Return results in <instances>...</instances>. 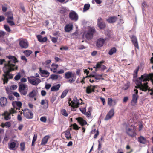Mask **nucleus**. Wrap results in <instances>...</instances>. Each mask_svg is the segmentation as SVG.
<instances>
[{
    "label": "nucleus",
    "mask_w": 153,
    "mask_h": 153,
    "mask_svg": "<svg viewBox=\"0 0 153 153\" xmlns=\"http://www.w3.org/2000/svg\"><path fill=\"white\" fill-rule=\"evenodd\" d=\"M75 75V73H73L72 72L68 71L66 72L64 75V77L66 79H68L70 78H72V79H69L68 81V82L71 83L74 82L75 80L73 79Z\"/></svg>",
    "instance_id": "6"
},
{
    "label": "nucleus",
    "mask_w": 153,
    "mask_h": 153,
    "mask_svg": "<svg viewBox=\"0 0 153 153\" xmlns=\"http://www.w3.org/2000/svg\"><path fill=\"white\" fill-rule=\"evenodd\" d=\"M64 133L65 137L67 140H71L72 137L71 136L70 132L68 130H66Z\"/></svg>",
    "instance_id": "24"
},
{
    "label": "nucleus",
    "mask_w": 153,
    "mask_h": 153,
    "mask_svg": "<svg viewBox=\"0 0 153 153\" xmlns=\"http://www.w3.org/2000/svg\"><path fill=\"white\" fill-rule=\"evenodd\" d=\"M69 105L71 106L72 108L71 110L75 111L76 109L75 108H77L79 107V105L82 104V100L81 98L79 100L77 99L76 97H74L72 101H71V103L68 102Z\"/></svg>",
    "instance_id": "3"
},
{
    "label": "nucleus",
    "mask_w": 153,
    "mask_h": 153,
    "mask_svg": "<svg viewBox=\"0 0 153 153\" xmlns=\"http://www.w3.org/2000/svg\"><path fill=\"white\" fill-rule=\"evenodd\" d=\"M35 78V77L33 76L29 77H28V80L29 82L32 85H37L41 82V81L38 78H36L35 79L33 78Z\"/></svg>",
    "instance_id": "8"
},
{
    "label": "nucleus",
    "mask_w": 153,
    "mask_h": 153,
    "mask_svg": "<svg viewBox=\"0 0 153 153\" xmlns=\"http://www.w3.org/2000/svg\"><path fill=\"white\" fill-rule=\"evenodd\" d=\"M106 39L100 38L97 40L96 43V46L97 48H100L104 44Z\"/></svg>",
    "instance_id": "12"
},
{
    "label": "nucleus",
    "mask_w": 153,
    "mask_h": 153,
    "mask_svg": "<svg viewBox=\"0 0 153 153\" xmlns=\"http://www.w3.org/2000/svg\"><path fill=\"white\" fill-rule=\"evenodd\" d=\"M6 15H7V20H13V13L11 12H7L6 13Z\"/></svg>",
    "instance_id": "29"
},
{
    "label": "nucleus",
    "mask_w": 153,
    "mask_h": 153,
    "mask_svg": "<svg viewBox=\"0 0 153 153\" xmlns=\"http://www.w3.org/2000/svg\"><path fill=\"white\" fill-rule=\"evenodd\" d=\"M93 36L91 33H90L88 32L85 35V37L88 39H90L92 38Z\"/></svg>",
    "instance_id": "39"
},
{
    "label": "nucleus",
    "mask_w": 153,
    "mask_h": 153,
    "mask_svg": "<svg viewBox=\"0 0 153 153\" xmlns=\"http://www.w3.org/2000/svg\"><path fill=\"white\" fill-rule=\"evenodd\" d=\"M6 33L5 32L0 30V38H3L6 35Z\"/></svg>",
    "instance_id": "47"
},
{
    "label": "nucleus",
    "mask_w": 153,
    "mask_h": 153,
    "mask_svg": "<svg viewBox=\"0 0 153 153\" xmlns=\"http://www.w3.org/2000/svg\"><path fill=\"white\" fill-rule=\"evenodd\" d=\"M96 32L95 29L94 28H91L88 30V32L90 33H91L93 36L94 34Z\"/></svg>",
    "instance_id": "41"
},
{
    "label": "nucleus",
    "mask_w": 153,
    "mask_h": 153,
    "mask_svg": "<svg viewBox=\"0 0 153 153\" xmlns=\"http://www.w3.org/2000/svg\"><path fill=\"white\" fill-rule=\"evenodd\" d=\"M114 114V109H111L106 115L105 118V120H107L111 119L113 116Z\"/></svg>",
    "instance_id": "15"
},
{
    "label": "nucleus",
    "mask_w": 153,
    "mask_h": 153,
    "mask_svg": "<svg viewBox=\"0 0 153 153\" xmlns=\"http://www.w3.org/2000/svg\"><path fill=\"white\" fill-rule=\"evenodd\" d=\"M16 145H17V147H18V143H17V144H16L14 142H12L9 145V148L11 150H15V148Z\"/></svg>",
    "instance_id": "27"
},
{
    "label": "nucleus",
    "mask_w": 153,
    "mask_h": 153,
    "mask_svg": "<svg viewBox=\"0 0 153 153\" xmlns=\"http://www.w3.org/2000/svg\"><path fill=\"white\" fill-rule=\"evenodd\" d=\"M23 53L27 56H29L32 53V51L31 50H27L24 51Z\"/></svg>",
    "instance_id": "36"
},
{
    "label": "nucleus",
    "mask_w": 153,
    "mask_h": 153,
    "mask_svg": "<svg viewBox=\"0 0 153 153\" xmlns=\"http://www.w3.org/2000/svg\"><path fill=\"white\" fill-rule=\"evenodd\" d=\"M138 141L140 143L143 144H145L146 142V138L142 136H140L138 137Z\"/></svg>",
    "instance_id": "28"
},
{
    "label": "nucleus",
    "mask_w": 153,
    "mask_h": 153,
    "mask_svg": "<svg viewBox=\"0 0 153 153\" xmlns=\"http://www.w3.org/2000/svg\"><path fill=\"white\" fill-rule=\"evenodd\" d=\"M78 122L82 126H83L84 125H86L87 122L85 120L83 119L81 117H79L76 119Z\"/></svg>",
    "instance_id": "25"
},
{
    "label": "nucleus",
    "mask_w": 153,
    "mask_h": 153,
    "mask_svg": "<svg viewBox=\"0 0 153 153\" xmlns=\"http://www.w3.org/2000/svg\"><path fill=\"white\" fill-rule=\"evenodd\" d=\"M90 5L89 4H85L84 5L83 11L85 12L89 9Z\"/></svg>",
    "instance_id": "42"
},
{
    "label": "nucleus",
    "mask_w": 153,
    "mask_h": 153,
    "mask_svg": "<svg viewBox=\"0 0 153 153\" xmlns=\"http://www.w3.org/2000/svg\"><path fill=\"white\" fill-rule=\"evenodd\" d=\"M25 142H22L20 144V149L21 151H23L25 149Z\"/></svg>",
    "instance_id": "38"
},
{
    "label": "nucleus",
    "mask_w": 153,
    "mask_h": 153,
    "mask_svg": "<svg viewBox=\"0 0 153 153\" xmlns=\"http://www.w3.org/2000/svg\"><path fill=\"white\" fill-rule=\"evenodd\" d=\"M130 87V85L128 83H127L126 84H125L123 87V89L124 90H126L128 89V88Z\"/></svg>",
    "instance_id": "51"
},
{
    "label": "nucleus",
    "mask_w": 153,
    "mask_h": 153,
    "mask_svg": "<svg viewBox=\"0 0 153 153\" xmlns=\"http://www.w3.org/2000/svg\"><path fill=\"white\" fill-rule=\"evenodd\" d=\"M73 127V129L74 130H78L80 127H79L78 126L76 123L71 124L70 127Z\"/></svg>",
    "instance_id": "40"
},
{
    "label": "nucleus",
    "mask_w": 153,
    "mask_h": 153,
    "mask_svg": "<svg viewBox=\"0 0 153 153\" xmlns=\"http://www.w3.org/2000/svg\"><path fill=\"white\" fill-rule=\"evenodd\" d=\"M61 85L60 84H58L57 85L53 86L51 88V91H56L59 90L60 87Z\"/></svg>",
    "instance_id": "30"
},
{
    "label": "nucleus",
    "mask_w": 153,
    "mask_h": 153,
    "mask_svg": "<svg viewBox=\"0 0 153 153\" xmlns=\"http://www.w3.org/2000/svg\"><path fill=\"white\" fill-rule=\"evenodd\" d=\"M39 70L40 72L42 74L48 75V76L49 75L50 73L47 71L42 70L41 68H39Z\"/></svg>",
    "instance_id": "34"
},
{
    "label": "nucleus",
    "mask_w": 153,
    "mask_h": 153,
    "mask_svg": "<svg viewBox=\"0 0 153 153\" xmlns=\"http://www.w3.org/2000/svg\"><path fill=\"white\" fill-rule=\"evenodd\" d=\"M7 23H9L10 25L12 26L15 25L14 22L13 21V20H7Z\"/></svg>",
    "instance_id": "53"
},
{
    "label": "nucleus",
    "mask_w": 153,
    "mask_h": 153,
    "mask_svg": "<svg viewBox=\"0 0 153 153\" xmlns=\"http://www.w3.org/2000/svg\"><path fill=\"white\" fill-rule=\"evenodd\" d=\"M102 64H101L99 62L94 67V68H95V71H97V69L99 68H100Z\"/></svg>",
    "instance_id": "48"
},
{
    "label": "nucleus",
    "mask_w": 153,
    "mask_h": 153,
    "mask_svg": "<svg viewBox=\"0 0 153 153\" xmlns=\"http://www.w3.org/2000/svg\"><path fill=\"white\" fill-rule=\"evenodd\" d=\"M64 72V70L63 69H61L58 71H57L56 73L57 74H62Z\"/></svg>",
    "instance_id": "62"
},
{
    "label": "nucleus",
    "mask_w": 153,
    "mask_h": 153,
    "mask_svg": "<svg viewBox=\"0 0 153 153\" xmlns=\"http://www.w3.org/2000/svg\"><path fill=\"white\" fill-rule=\"evenodd\" d=\"M68 92V90H65L62 93V94L61 95V98H64Z\"/></svg>",
    "instance_id": "46"
},
{
    "label": "nucleus",
    "mask_w": 153,
    "mask_h": 153,
    "mask_svg": "<svg viewBox=\"0 0 153 153\" xmlns=\"http://www.w3.org/2000/svg\"><path fill=\"white\" fill-rule=\"evenodd\" d=\"M21 77V75L20 73H19L17 75L14 77V79L15 80L18 81L19 80Z\"/></svg>",
    "instance_id": "50"
},
{
    "label": "nucleus",
    "mask_w": 153,
    "mask_h": 153,
    "mask_svg": "<svg viewBox=\"0 0 153 153\" xmlns=\"http://www.w3.org/2000/svg\"><path fill=\"white\" fill-rule=\"evenodd\" d=\"M107 69V67L106 66H105L104 65H102L101 67H100V71H102L106 69Z\"/></svg>",
    "instance_id": "60"
},
{
    "label": "nucleus",
    "mask_w": 153,
    "mask_h": 153,
    "mask_svg": "<svg viewBox=\"0 0 153 153\" xmlns=\"http://www.w3.org/2000/svg\"><path fill=\"white\" fill-rule=\"evenodd\" d=\"M37 135L36 134H35L34 135L33 137V139L31 146H34L35 144V142L36 140Z\"/></svg>",
    "instance_id": "37"
},
{
    "label": "nucleus",
    "mask_w": 153,
    "mask_h": 153,
    "mask_svg": "<svg viewBox=\"0 0 153 153\" xmlns=\"http://www.w3.org/2000/svg\"><path fill=\"white\" fill-rule=\"evenodd\" d=\"M113 100L111 98H108V104L109 106H111L112 105Z\"/></svg>",
    "instance_id": "44"
},
{
    "label": "nucleus",
    "mask_w": 153,
    "mask_h": 153,
    "mask_svg": "<svg viewBox=\"0 0 153 153\" xmlns=\"http://www.w3.org/2000/svg\"><path fill=\"white\" fill-rule=\"evenodd\" d=\"M139 68L138 67L134 71V77L136 78L137 76V74L138 73V72L139 71Z\"/></svg>",
    "instance_id": "49"
},
{
    "label": "nucleus",
    "mask_w": 153,
    "mask_h": 153,
    "mask_svg": "<svg viewBox=\"0 0 153 153\" xmlns=\"http://www.w3.org/2000/svg\"><path fill=\"white\" fill-rule=\"evenodd\" d=\"M84 114L86 115L88 117H90L91 115L90 112L89 111H88L87 112H85V113H84Z\"/></svg>",
    "instance_id": "61"
},
{
    "label": "nucleus",
    "mask_w": 153,
    "mask_h": 153,
    "mask_svg": "<svg viewBox=\"0 0 153 153\" xmlns=\"http://www.w3.org/2000/svg\"><path fill=\"white\" fill-rule=\"evenodd\" d=\"M131 41L134 46L137 49H139V46L138 44L137 37L135 36L134 35L132 36L131 37Z\"/></svg>",
    "instance_id": "16"
},
{
    "label": "nucleus",
    "mask_w": 153,
    "mask_h": 153,
    "mask_svg": "<svg viewBox=\"0 0 153 153\" xmlns=\"http://www.w3.org/2000/svg\"><path fill=\"white\" fill-rule=\"evenodd\" d=\"M51 41L54 43H56L57 42L58 38H56L54 37H51Z\"/></svg>",
    "instance_id": "58"
},
{
    "label": "nucleus",
    "mask_w": 153,
    "mask_h": 153,
    "mask_svg": "<svg viewBox=\"0 0 153 153\" xmlns=\"http://www.w3.org/2000/svg\"><path fill=\"white\" fill-rule=\"evenodd\" d=\"M38 41L40 42H45L47 41V37L43 38L41 35H37L36 36Z\"/></svg>",
    "instance_id": "22"
},
{
    "label": "nucleus",
    "mask_w": 153,
    "mask_h": 153,
    "mask_svg": "<svg viewBox=\"0 0 153 153\" xmlns=\"http://www.w3.org/2000/svg\"><path fill=\"white\" fill-rule=\"evenodd\" d=\"M59 65L58 64L53 63L51 65L50 68L51 71L54 73H56L57 71Z\"/></svg>",
    "instance_id": "20"
},
{
    "label": "nucleus",
    "mask_w": 153,
    "mask_h": 153,
    "mask_svg": "<svg viewBox=\"0 0 153 153\" xmlns=\"http://www.w3.org/2000/svg\"><path fill=\"white\" fill-rule=\"evenodd\" d=\"M97 25L98 27L101 29H104L106 27V24L103 21L102 19L99 18L97 19Z\"/></svg>",
    "instance_id": "11"
},
{
    "label": "nucleus",
    "mask_w": 153,
    "mask_h": 153,
    "mask_svg": "<svg viewBox=\"0 0 153 153\" xmlns=\"http://www.w3.org/2000/svg\"><path fill=\"white\" fill-rule=\"evenodd\" d=\"M59 76H60L59 75L53 74L51 75L50 79L53 80H55L57 79Z\"/></svg>",
    "instance_id": "35"
},
{
    "label": "nucleus",
    "mask_w": 153,
    "mask_h": 153,
    "mask_svg": "<svg viewBox=\"0 0 153 153\" xmlns=\"http://www.w3.org/2000/svg\"><path fill=\"white\" fill-rule=\"evenodd\" d=\"M4 27L5 30L8 32H10L11 31V30L9 27L7 25H4Z\"/></svg>",
    "instance_id": "45"
},
{
    "label": "nucleus",
    "mask_w": 153,
    "mask_h": 153,
    "mask_svg": "<svg viewBox=\"0 0 153 153\" xmlns=\"http://www.w3.org/2000/svg\"><path fill=\"white\" fill-rule=\"evenodd\" d=\"M69 17L71 20L75 21H77L78 19L77 14L74 11H71L69 13Z\"/></svg>",
    "instance_id": "10"
},
{
    "label": "nucleus",
    "mask_w": 153,
    "mask_h": 153,
    "mask_svg": "<svg viewBox=\"0 0 153 153\" xmlns=\"http://www.w3.org/2000/svg\"><path fill=\"white\" fill-rule=\"evenodd\" d=\"M38 93V91L37 88L33 89L32 91L30 92L28 96L30 98H33L36 96Z\"/></svg>",
    "instance_id": "19"
},
{
    "label": "nucleus",
    "mask_w": 153,
    "mask_h": 153,
    "mask_svg": "<svg viewBox=\"0 0 153 153\" xmlns=\"http://www.w3.org/2000/svg\"><path fill=\"white\" fill-rule=\"evenodd\" d=\"M6 57L9 59L7 61L4 59H0V65L4 63L3 69L4 74L1 78L4 84L7 83L9 80L13 78V75L10 72L18 70V68L16 64L18 60L16 57L9 55L6 56Z\"/></svg>",
    "instance_id": "1"
},
{
    "label": "nucleus",
    "mask_w": 153,
    "mask_h": 153,
    "mask_svg": "<svg viewBox=\"0 0 153 153\" xmlns=\"http://www.w3.org/2000/svg\"><path fill=\"white\" fill-rule=\"evenodd\" d=\"M80 111L83 114L85 113L86 111V109L85 108H79Z\"/></svg>",
    "instance_id": "59"
},
{
    "label": "nucleus",
    "mask_w": 153,
    "mask_h": 153,
    "mask_svg": "<svg viewBox=\"0 0 153 153\" xmlns=\"http://www.w3.org/2000/svg\"><path fill=\"white\" fill-rule=\"evenodd\" d=\"M117 50L116 48L113 47L108 52V54L110 55H112L116 52Z\"/></svg>",
    "instance_id": "32"
},
{
    "label": "nucleus",
    "mask_w": 153,
    "mask_h": 153,
    "mask_svg": "<svg viewBox=\"0 0 153 153\" xmlns=\"http://www.w3.org/2000/svg\"><path fill=\"white\" fill-rule=\"evenodd\" d=\"M50 138L49 135H46L42 139L41 143L42 145H45L47 143L48 139Z\"/></svg>",
    "instance_id": "26"
},
{
    "label": "nucleus",
    "mask_w": 153,
    "mask_h": 153,
    "mask_svg": "<svg viewBox=\"0 0 153 153\" xmlns=\"http://www.w3.org/2000/svg\"><path fill=\"white\" fill-rule=\"evenodd\" d=\"M40 120L41 121L45 123L47 119L46 117L43 116L40 118Z\"/></svg>",
    "instance_id": "54"
},
{
    "label": "nucleus",
    "mask_w": 153,
    "mask_h": 153,
    "mask_svg": "<svg viewBox=\"0 0 153 153\" xmlns=\"http://www.w3.org/2000/svg\"><path fill=\"white\" fill-rule=\"evenodd\" d=\"M126 133L128 136L132 137H135L136 135V133L134 128L133 129L130 128L126 129Z\"/></svg>",
    "instance_id": "13"
},
{
    "label": "nucleus",
    "mask_w": 153,
    "mask_h": 153,
    "mask_svg": "<svg viewBox=\"0 0 153 153\" xmlns=\"http://www.w3.org/2000/svg\"><path fill=\"white\" fill-rule=\"evenodd\" d=\"M19 45L22 48L26 49L29 46V43L27 40L24 38H20L19 39Z\"/></svg>",
    "instance_id": "4"
},
{
    "label": "nucleus",
    "mask_w": 153,
    "mask_h": 153,
    "mask_svg": "<svg viewBox=\"0 0 153 153\" xmlns=\"http://www.w3.org/2000/svg\"><path fill=\"white\" fill-rule=\"evenodd\" d=\"M4 124L6 128H9L11 126V123L9 122H6Z\"/></svg>",
    "instance_id": "55"
},
{
    "label": "nucleus",
    "mask_w": 153,
    "mask_h": 153,
    "mask_svg": "<svg viewBox=\"0 0 153 153\" xmlns=\"http://www.w3.org/2000/svg\"><path fill=\"white\" fill-rule=\"evenodd\" d=\"M11 115L13 114L16 113L17 111L14 108H12L9 110V112H8Z\"/></svg>",
    "instance_id": "52"
},
{
    "label": "nucleus",
    "mask_w": 153,
    "mask_h": 153,
    "mask_svg": "<svg viewBox=\"0 0 153 153\" xmlns=\"http://www.w3.org/2000/svg\"><path fill=\"white\" fill-rule=\"evenodd\" d=\"M68 47L67 46H62L60 48V49L61 50H67L68 49Z\"/></svg>",
    "instance_id": "63"
},
{
    "label": "nucleus",
    "mask_w": 153,
    "mask_h": 153,
    "mask_svg": "<svg viewBox=\"0 0 153 153\" xmlns=\"http://www.w3.org/2000/svg\"><path fill=\"white\" fill-rule=\"evenodd\" d=\"M12 105L14 108H16V109H20L21 107L22 103L20 101H13L12 103Z\"/></svg>",
    "instance_id": "18"
},
{
    "label": "nucleus",
    "mask_w": 153,
    "mask_h": 153,
    "mask_svg": "<svg viewBox=\"0 0 153 153\" xmlns=\"http://www.w3.org/2000/svg\"><path fill=\"white\" fill-rule=\"evenodd\" d=\"M24 116L27 119H30L33 118V114L31 110L28 109H25L23 111Z\"/></svg>",
    "instance_id": "9"
},
{
    "label": "nucleus",
    "mask_w": 153,
    "mask_h": 153,
    "mask_svg": "<svg viewBox=\"0 0 153 153\" xmlns=\"http://www.w3.org/2000/svg\"><path fill=\"white\" fill-rule=\"evenodd\" d=\"M102 74H97L95 75V79H96V82H97V80H100L102 79V80L104 79L103 78H102Z\"/></svg>",
    "instance_id": "33"
},
{
    "label": "nucleus",
    "mask_w": 153,
    "mask_h": 153,
    "mask_svg": "<svg viewBox=\"0 0 153 153\" xmlns=\"http://www.w3.org/2000/svg\"><path fill=\"white\" fill-rule=\"evenodd\" d=\"M153 78V74H150L149 75L145 74L142 75L139 78V80L136 82V86L135 88L136 89L139 88L143 91H146L149 88L147 85L148 83L147 81H149L151 79Z\"/></svg>",
    "instance_id": "2"
},
{
    "label": "nucleus",
    "mask_w": 153,
    "mask_h": 153,
    "mask_svg": "<svg viewBox=\"0 0 153 153\" xmlns=\"http://www.w3.org/2000/svg\"><path fill=\"white\" fill-rule=\"evenodd\" d=\"M19 91L22 94L26 95L28 92L27 85L24 84H19Z\"/></svg>",
    "instance_id": "5"
},
{
    "label": "nucleus",
    "mask_w": 153,
    "mask_h": 153,
    "mask_svg": "<svg viewBox=\"0 0 153 153\" xmlns=\"http://www.w3.org/2000/svg\"><path fill=\"white\" fill-rule=\"evenodd\" d=\"M73 27L72 25L67 24L65 27V30L66 32H69L72 30Z\"/></svg>",
    "instance_id": "23"
},
{
    "label": "nucleus",
    "mask_w": 153,
    "mask_h": 153,
    "mask_svg": "<svg viewBox=\"0 0 153 153\" xmlns=\"http://www.w3.org/2000/svg\"><path fill=\"white\" fill-rule=\"evenodd\" d=\"M62 114L64 116L67 117L68 116V114L66 112L65 109H63L61 110Z\"/></svg>",
    "instance_id": "43"
},
{
    "label": "nucleus",
    "mask_w": 153,
    "mask_h": 153,
    "mask_svg": "<svg viewBox=\"0 0 153 153\" xmlns=\"http://www.w3.org/2000/svg\"><path fill=\"white\" fill-rule=\"evenodd\" d=\"M117 19L116 16H113L109 17L106 19L107 21L109 23H112L115 22Z\"/></svg>",
    "instance_id": "21"
},
{
    "label": "nucleus",
    "mask_w": 153,
    "mask_h": 153,
    "mask_svg": "<svg viewBox=\"0 0 153 153\" xmlns=\"http://www.w3.org/2000/svg\"><path fill=\"white\" fill-rule=\"evenodd\" d=\"M8 98L9 99L11 100H14V97L12 95H9Z\"/></svg>",
    "instance_id": "64"
},
{
    "label": "nucleus",
    "mask_w": 153,
    "mask_h": 153,
    "mask_svg": "<svg viewBox=\"0 0 153 153\" xmlns=\"http://www.w3.org/2000/svg\"><path fill=\"white\" fill-rule=\"evenodd\" d=\"M45 104H46L45 108H47L48 107V102H47L46 103L45 102V100H42V101H41V105H43Z\"/></svg>",
    "instance_id": "56"
},
{
    "label": "nucleus",
    "mask_w": 153,
    "mask_h": 153,
    "mask_svg": "<svg viewBox=\"0 0 153 153\" xmlns=\"http://www.w3.org/2000/svg\"><path fill=\"white\" fill-rule=\"evenodd\" d=\"M96 88V86L95 85L92 86L90 85L87 87L86 92L88 94H89L93 92L94 91V89Z\"/></svg>",
    "instance_id": "17"
},
{
    "label": "nucleus",
    "mask_w": 153,
    "mask_h": 153,
    "mask_svg": "<svg viewBox=\"0 0 153 153\" xmlns=\"http://www.w3.org/2000/svg\"><path fill=\"white\" fill-rule=\"evenodd\" d=\"M7 99L4 97H2L0 98V105L3 107L7 106Z\"/></svg>",
    "instance_id": "14"
},
{
    "label": "nucleus",
    "mask_w": 153,
    "mask_h": 153,
    "mask_svg": "<svg viewBox=\"0 0 153 153\" xmlns=\"http://www.w3.org/2000/svg\"><path fill=\"white\" fill-rule=\"evenodd\" d=\"M134 91L135 93L132 95V98L131 102V105L132 106L135 105L137 103V100L139 97L138 94V91L136 89H134Z\"/></svg>",
    "instance_id": "7"
},
{
    "label": "nucleus",
    "mask_w": 153,
    "mask_h": 153,
    "mask_svg": "<svg viewBox=\"0 0 153 153\" xmlns=\"http://www.w3.org/2000/svg\"><path fill=\"white\" fill-rule=\"evenodd\" d=\"M4 5L2 6V10L3 12H6L7 10V5L5 4Z\"/></svg>",
    "instance_id": "57"
},
{
    "label": "nucleus",
    "mask_w": 153,
    "mask_h": 153,
    "mask_svg": "<svg viewBox=\"0 0 153 153\" xmlns=\"http://www.w3.org/2000/svg\"><path fill=\"white\" fill-rule=\"evenodd\" d=\"M3 115L5 116L4 118L5 120H8L11 119V114L8 112H5L2 115Z\"/></svg>",
    "instance_id": "31"
}]
</instances>
